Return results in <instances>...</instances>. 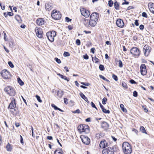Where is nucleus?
<instances>
[{"label":"nucleus","mask_w":154,"mask_h":154,"mask_svg":"<svg viewBox=\"0 0 154 154\" xmlns=\"http://www.w3.org/2000/svg\"><path fill=\"white\" fill-rule=\"evenodd\" d=\"M98 18V13L95 12H94L90 15V19L89 21L87 19H84L85 22L84 24L85 26H86L87 23H88V24L90 26L93 27H94L97 23Z\"/></svg>","instance_id":"obj_1"},{"label":"nucleus","mask_w":154,"mask_h":154,"mask_svg":"<svg viewBox=\"0 0 154 154\" xmlns=\"http://www.w3.org/2000/svg\"><path fill=\"white\" fill-rule=\"evenodd\" d=\"M122 148L124 154H131L132 152L131 146L127 142H124L123 143Z\"/></svg>","instance_id":"obj_2"},{"label":"nucleus","mask_w":154,"mask_h":154,"mask_svg":"<svg viewBox=\"0 0 154 154\" xmlns=\"http://www.w3.org/2000/svg\"><path fill=\"white\" fill-rule=\"evenodd\" d=\"M79 132L81 133L84 132L85 133H88L89 132V127L86 125H80L78 127Z\"/></svg>","instance_id":"obj_3"},{"label":"nucleus","mask_w":154,"mask_h":154,"mask_svg":"<svg viewBox=\"0 0 154 154\" xmlns=\"http://www.w3.org/2000/svg\"><path fill=\"white\" fill-rule=\"evenodd\" d=\"M4 91L10 96H14L16 94L14 89L11 86H8L5 87L4 89Z\"/></svg>","instance_id":"obj_4"},{"label":"nucleus","mask_w":154,"mask_h":154,"mask_svg":"<svg viewBox=\"0 0 154 154\" xmlns=\"http://www.w3.org/2000/svg\"><path fill=\"white\" fill-rule=\"evenodd\" d=\"M56 35V32L54 31H52L51 32H48L46 34L48 39L51 42L54 41V38Z\"/></svg>","instance_id":"obj_5"},{"label":"nucleus","mask_w":154,"mask_h":154,"mask_svg":"<svg viewBox=\"0 0 154 154\" xmlns=\"http://www.w3.org/2000/svg\"><path fill=\"white\" fill-rule=\"evenodd\" d=\"M51 16L53 19L56 20H59L61 17L60 12L56 10H53L51 14Z\"/></svg>","instance_id":"obj_6"},{"label":"nucleus","mask_w":154,"mask_h":154,"mask_svg":"<svg viewBox=\"0 0 154 154\" xmlns=\"http://www.w3.org/2000/svg\"><path fill=\"white\" fill-rule=\"evenodd\" d=\"M114 147H108L102 151L103 154H114Z\"/></svg>","instance_id":"obj_7"},{"label":"nucleus","mask_w":154,"mask_h":154,"mask_svg":"<svg viewBox=\"0 0 154 154\" xmlns=\"http://www.w3.org/2000/svg\"><path fill=\"white\" fill-rule=\"evenodd\" d=\"M131 54L134 56H138L140 54L139 50L136 47H133L130 50Z\"/></svg>","instance_id":"obj_8"},{"label":"nucleus","mask_w":154,"mask_h":154,"mask_svg":"<svg viewBox=\"0 0 154 154\" xmlns=\"http://www.w3.org/2000/svg\"><path fill=\"white\" fill-rule=\"evenodd\" d=\"M1 74L3 77L5 79H9L10 78V74L9 72L7 70L4 69L1 72Z\"/></svg>","instance_id":"obj_9"},{"label":"nucleus","mask_w":154,"mask_h":154,"mask_svg":"<svg viewBox=\"0 0 154 154\" xmlns=\"http://www.w3.org/2000/svg\"><path fill=\"white\" fill-rule=\"evenodd\" d=\"M80 138L83 143L86 145H88L90 142V139L87 136L83 135L81 136Z\"/></svg>","instance_id":"obj_10"},{"label":"nucleus","mask_w":154,"mask_h":154,"mask_svg":"<svg viewBox=\"0 0 154 154\" xmlns=\"http://www.w3.org/2000/svg\"><path fill=\"white\" fill-rule=\"evenodd\" d=\"M82 15L86 18H88L90 15V12L86 9L82 8L80 9Z\"/></svg>","instance_id":"obj_11"},{"label":"nucleus","mask_w":154,"mask_h":154,"mask_svg":"<svg viewBox=\"0 0 154 154\" xmlns=\"http://www.w3.org/2000/svg\"><path fill=\"white\" fill-rule=\"evenodd\" d=\"M151 48L147 45H145L143 47V51L145 56H147L151 51Z\"/></svg>","instance_id":"obj_12"},{"label":"nucleus","mask_w":154,"mask_h":154,"mask_svg":"<svg viewBox=\"0 0 154 154\" xmlns=\"http://www.w3.org/2000/svg\"><path fill=\"white\" fill-rule=\"evenodd\" d=\"M12 99H13V100H12L11 102L10 103L9 106L8 107V109H13L14 111H15L16 109H14L16 106L15 103V100L14 98H12Z\"/></svg>","instance_id":"obj_13"},{"label":"nucleus","mask_w":154,"mask_h":154,"mask_svg":"<svg viewBox=\"0 0 154 154\" xmlns=\"http://www.w3.org/2000/svg\"><path fill=\"white\" fill-rule=\"evenodd\" d=\"M140 69L141 74L143 75H146L147 73L146 65L144 64H142L140 66Z\"/></svg>","instance_id":"obj_14"},{"label":"nucleus","mask_w":154,"mask_h":154,"mask_svg":"<svg viewBox=\"0 0 154 154\" xmlns=\"http://www.w3.org/2000/svg\"><path fill=\"white\" fill-rule=\"evenodd\" d=\"M35 32L38 37L40 38H41L42 37V31L41 28L36 27L35 29Z\"/></svg>","instance_id":"obj_15"},{"label":"nucleus","mask_w":154,"mask_h":154,"mask_svg":"<svg viewBox=\"0 0 154 154\" xmlns=\"http://www.w3.org/2000/svg\"><path fill=\"white\" fill-rule=\"evenodd\" d=\"M116 23L117 26L120 28H122L124 26V24L122 20L119 19L116 21Z\"/></svg>","instance_id":"obj_16"},{"label":"nucleus","mask_w":154,"mask_h":154,"mask_svg":"<svg viewBox=\"0 0 154 154\" xmlns=\"http://www.w3.org/2000/svg\"><path fill=\"white\" fill-rule=\"evenodd\" d=\"M36 23L37 25L41 26L43 25L44 23V21L43 19H38L37 20Z\"/></svg>","instance_id":"obj_17"},{"label":"nucleus","mask_w":154,"mask_h":154,"mask_svg":"<svg viewBox=\"0 0 154 154\" xmlns=\"http://www.w3.org/2000/svg\"><path fill=\"white\" fill-rule=\"evenodd\" d=\"M45 8L46 10L49 11L53 7L51 3H48L45 4Z\"/></svg>","instance_id":"obj_18"},{"label":"nucleus","mask_w":154,"mask_h":154,"mask_svg":"<svg viewBox=\"0 0 154 154\" xmlns=\"http://www.w3.org/2000/svg\"><path fill=\"white\" fill-rule=\"evenodd\" d=\"M79 95L87 103H89V101L88 100V98L85 97V95L82 93H79Z\"/></svg>","instance_id":"obj_19"},{"label":"nucleus","mask_w":154,"mask_h":154,"mask_svg":"<svg viewBox=\"0 0 154 154\" xmlns=\"http://www.w3.org/2000/svg\"><path fill=\"white\" fill-rule=\"evenodd\" d=\"M6 148L8 151L11 152L13 149L12 146L8 143L6 146Z\"/></svg>","instance_id":"obj_20"},{"label":"nucleus","mask_w":154,"mask_h":154,"mask_svg":"<svg viewBox=\"0 0 154 154\" xmlns=\"http://www.w3.org/2000/svg\"><path fill=\"white\" fill-rule=\"evenodd\" d=\"M102 127L104 129H106L109 127V125L106 122H104L102 123Z\"/></svg>","instance_id":"obj_21"},{"label":"nucleus","mask_w":154,"mask_h":154,"mask_svg":"<svg viewBox=\"0 0 154 154\" xmlns=\"http://www.w3.org/2000/svg\"><path fill=\"white\" fill-rule=\"evenodd\" d=\"M105 140H103L99 144V146L101 148H105Z\"/></svg>","instance_id":"obj_22"},{"label":"nucleus","mask_w":154,"mask_h":154,"mask_svg":"<svg viewBox=\"0 0 154 154\" xmlns=\"http://www.w3.org/2000/svg\"><path fill=\"white\" fill-rule=\"evenodd\" d=\"M148 6L149 10H150L152 8H154V4L152 2L149 3L148 4Z\"/></svg>","instance_id":"obj_23"},{"label":"nucleus","mask_w":154,"mask_h":154,"mask_svg":"<svg viewBox=\"0 0 154 154\" xmlns=\"http://www.w3.org/2000/svg\"><path fill=\"white\" fill-rule=\"evenodd\" d=\"M63 94V92L62 91H58L57 92V95L59 98H60Z\"/></svg>","instance_id":"obj_24"},{"label":"nucleus","mask_w":154,"mask_h":154,"mask_svg":"<svg viewBox=\"0 0 154 154\" xmlns=\"http://www.w3.org/2000/svg\"><path fill=\"white\" fill-rule=\"evenodd\" d=\"M140 131H141L142 133L147 134L145 129L144 127L143 126H140Z\"/></svg>","instance_id":"obj_25"},{"label":"nucleus","mask_w":154,"mask_h":154,"mask_svg":"<svg viewBox=\"0 0 154 154\" xmlns=\"http://www.w3.org/2000/svg\"><path fill=\"white\" fill-rule=\"evenodd\" d=\"M51 106H52V107L54 108L55 110H58L61 112L63 111L62 110H61V109H60L56 106L54 104H52Z\"/></svg>","instance_id":"obj_26"},{"label":"nucleus","mask_w":154,"mask_h":154,"mask_svg":"<svg viewBox=\"0 0 154 154\" xmlns=\"http://www.w3.org/2000/svg\"><path fill=\"white\" fill-rule=\"evenodd\" d=\"M120 107L122 110L124 112H126L127 110L126 109L124 108V105L122 104H121L120 105Z\"/></svg>","instance_id":"obj_27"},{"label":"nucleus","mask_w":154,"mask_h":154,"mask_svg":"<svg viewBox=\"0 0 154 154\" xmlns=\"http://www.w3.org/2000/svg\"><path fill=\"white\" fill-rule=\"evenodd\" d=\"M9 47L11 48H12L14 46V43L12 41H10L9 42Z\"/></svg>","instance_id":"obj_28"},{"label":"nucleus","mask_w":154,"mask_h":154,"mask_svg":"<svg viewBox=\"0 0 154 154\" xmlns=\"http://www.w3.org/2000/svg\"><path fill=\"white\" fill-rule=\"evenodd\" d=\"M18 82L21 85H24V82L21 80L20 78L17 79Z\"/></svg>","instance_id":"obj_29"},{"label":"nucleus","mask_w":154,"mask_h":154,"mask_svg":"<svg viewBox=\"0 0 154 154\" xmlns=\"http://www.w3.org/2000/svg\"><path fill=\"white\" fill-rule=\"evenodd\" d=\"M114 6L116 9L118 10L119 9V5L117 2H116L114 4Z\"/></svg>","instance_id":"obj_30"},{"label":"nucleus","mask_w":154,"mask_h":154,"mask_svg":"<svg viewBox=\"0 0 154 154\" xmlns=\"http://www.w3.org/2000/svg\"><path fill=\"white\" fill-rule=\"evenodd\" d=\"M102 111L104 113H110L109 110H106L104 108L102 109Z\"/></svg>","instance_id":"obj_31"},{"label":"nucleus","mask_w":154,"mask_h":154,"mask_svg":"<svg viewBox=\"0 0 154 154\" xmlns=\"http://www.w3.org/2000/svg\"><path fill=\"white\" fill-rule=\"evenodd\" d=\"M54 154H63V152L61 150L60 151L57 150H56L54 152Z\"/></svg>","instance_id":"obj_32"},{"label":"nucleus","mask_w":154,"mask_h":154,"mask_svg":"<svg viewBox=\"0 0 154 154\" xmlns=\"http://www.w3.org/2000/svg\"><path fill=\"white\" fill-rule=\"evenodd\" d=\"M98 59L96 57H95L94 58L93 57H92V60L94 61V60L95 61V63H97L98 61Z\"/></svg>","instance_id":"obj_33"},{"label":"nucleus","mask_w":154,"mask_h":154,"mask_svg":"<svg viewBox=\"0 0 154 154\" xmlns=\"http://www.w3.org/2000/svg\"><path fill=\"white\" fill-rule=\"evenodd\" d=\"M99 68L100 70L103 71L104 69V67L103 65L100 64L99 66Z\"/></svg>","instance_id":"obj_34"},{"label":"nucleus","mask_w":154,"mask_h":154,"mask_svg":"<svg viewBox=\"0 0 154 154\" xmlns=\"http://www.w3.org/2000/svg\"><path fill=\"white\" fill-rule=\"evenodd\" d=\"M107 100V99L105 97L103 98L102 100V103L103 104H105L106 103V102Z\"/></svg>","instance_id":"obj_35"},{"label":"nucleus","mask_w":154,"mask_h":154,"mask_svg":"<svg viewBox=\"0 0 154 154\" xmlns=\"http://www.w3.org/2000/svg\"><path fill=\"white\" fill-rule=\"evenodd\" d=\"M122 87L124 88H126L128 87L127 85L124 82H122Z\"/></svg>","instance_id":"obj_36"},{"label":"nucleus","mask_w":154,"mask_h":154,"mask_svg":"<svg viewBox=\"0 0 154 154\" xmlns=\"http://www.w3.org/2000/svg\"><path fill=\"white\" fill-rule=\"evenodd\" d=\"M112 77L113 79L116 81H117L118 80L117 76L114 74H112Z\"/></svg>","instance_id":"obj_37"},{"label":"nucleus","mask_w":154,"mask_h":154,"mask_svg":"<svg viewBox=\"0 0 154 154\" xmlns=\"http://www.w3.org/2000/svg\"><path fill=\"white\" fill-rule=\"evenodd\" d=\"M118 62H119V66L120 67H121V68L123 66V65H122V61L120 60H119V61H118Z\"/></svg>","instance_id":"obj_38"},{"label":"nucleus","mask_w":154,"mask_h":154,"mask_svg":"<svg viewBox=\"0 0 154 154\" xmlns=\"http://www.w3.org/2000/svg\"><path fill=\"white\" fill-rule=\"evenodd\" d=\"M36 97L37 100L39 102L41 103L42 102V100L41 99L40 97L39 96L36 95Z\"/></svg>","instance_id":"obj_39"},{"label":"nucleus","mask_w":154,"mask_h":154,"mask_svg":"<svg viewBox=\"0 0 154 154\" xmlns=\"http://www.w3.org/2000/svg\"><path fill=\"white\" fill-rule=\"evenodd\" d=\"M63 55L65 57H68L70 55L69 53L67 52H64Z\"/></svg>","instance_id":"obj_40"},{"label":"nucleus","mask_w":154,"mask_h":154,"mask_svg":"<svg viewBox=\"0 0 154 154\" xmlns=\"http://www.w3.org/2000/svg\"><path fill=\"white\" fill-rule=\"evenodd\" d=\"M113 4V2L112 0H109V1L108 5H109V7H111L112 6Z\"/></svg>","instance_id":"obj_41"},{"label":"nucleus","mask_w":154,"mask_h":154,"mask_svg":"<svg viewBox=\"0 0 154 154\" xmlns=\"http://www.w3.org/2000/svg\"><path fill=\"white\" fill-rule=\"evenodd\" d=\"M55 60L56 62L59 64L60 63H61L60 60L59 59H58L57 58H55Z\"/></svg>","instance_id":"obj_42"},{"label":"nucleus","mask_w":154,"mask_h":154,"mask_svg":"<svg viewBox=\"0 0 154 154\" xmlns=\"http://www.w3.org/2000/svg\"><path fill=\"white\" fill-rule=\"evenodd\" d=\"M8 63L11 67L13 68L14 67L13 64L11 61H9Z\"/></svg>","instance_id":"obj_43"},{"label":"nucleus","mask_w":154,"mask_h":154,"mask_svg":"<svg viewBox=\"0 0 154 154\" xmlns=\"http://www.w3.org/2000/svg\"><path fill=\"white\" fill-rule=\"evenodd\" d=\"M91 105L92 107L95 108L97 110V108L96 107L95 104L92 102H91Z\"/></svg>","instance_id":"obj_44"},{"label":"nucleus","mask_w":154,"mask_h":154,"mask_svg":"<svg viewBox=\"0 0 154 154\" xmlns=\"http://www.w3.org/2000/svg\"><path fill=\"white\" fill-rule=\"evenodd\" d=\"M142 15L143 17H145L146 18L147 17V15L146 13L143 12L142 13Z\"/></svg>","instance_id":"obj_45"},{"label":"nucleus","mask_w":154,"mask_h":154,"mask_svg":"<svg viewBox=\"0 0 154 154\" xmlns=\"http://www.w3.org/2000/svg\"><path fill=\"white\" fill-rule=\"evenodd\" d=\"M76 43L77 45H80V41L78 39H77L76 41Z\"/></svg>","instance_id":"obj_46"},{"label":"nucleus","mask_w":154,"mask_h":154,"mask_svg":"<svg viewBox=\"0 0 154 154\" xmlns=\"http://www.w3.org/2000/svg\"><path fill=\"white\" fill-rule=\"evenodd\" d=\"M133 96L135 97H137V93L136 91H134L133 93Z\"/></svg>","instance_id":"obj_47"},{"label":"nucleus","mask_w":154,"mask_h":154,"mask_svg":"<svg viewBox=\"0 0 154 154\" xmlns=\"http://www.w3.org/2000/svg\"><path fill=\"white\" fill-rule=\"evenodd\" d=\"M81 84L83 85L86 86H88L89 85V83H88L82 82L81 83Z\"/></svg>","instance_id":"obj_48"},{"label":"nucleus","mask_w":154,"mask_h":154,"mask_svg":"<svg viewBox=\"0 0 154 154\" xmlns=\"http://www.w3.org/2000/svg\"><path fill=\"white\" fill-rule=\"evenodd\" d=\"M142 108L143 109H144V110L145 111V112H147L148 111V109H146V108L145 107H146V106H142Z\"/></svg>","instance_id":"obj_49"},{"label":"nucleus","mask_w":154,"mask_h":154,"mask_svg":"<svg viewBox=\"0 0 154 154\" xmlns=\"http://www.w3.org/2000/svg\"><path fill=\"white\" fill-rule=\"evenodd\" d=\"M73 113H80V111L79 110V109H77V110H76L75 111L73 112Z\"/></svg>","instance_id":"obj_50"},{"label":"nucleus","mask_w":154,"mask_h":154,"mask_svg":"<svg viewBox=\"0 0 154 154\" xmlns=\"http://www.w3.org/2000/svg\"><path fill=\"white\" fill-rule=\"evenodd\" d=\"M64 102L66 104H67L68 103V99L66 98H64Z\"/></svg>","instance_id":"obj_51"},{"label":"nucleus","mask_w":154,"mask_h":154,"mask_svg":"<svg viewBox=\"0 0 154 154\" xmlns=\"http://www.w3.org/2000/svg\"><path fill=\"white\" fill-rule=\"evenodd\" d=\"M66 21L67 22H69L71 21V19L69 18L68 17H66L65 18Z\"/></svg>","instance_id":"obj_52"},{"label":"nucleus","mask_w":154,"mask_h":154,"mask_svg":"<svg viewBox=\"0 0 154 154\" xmlns=\"http://www.w3.org/2000/svg\"><path fill=\"white\" fill-rule=\"evenodd\" d=\"M134 24L136 25V26H138L139 25V23H138V20H135V23H134Z\"/></svg>","instance_id":"obj_53"},{"label":"nucleus","mask_w":154,"mask_h":154,"mask_svg":"<svg viewBox=\"0 0 154 154\" xmlns=\"http://www.w3.org/2000/svg\"><path fill=\"white\" fill-rule=\"evenodd\" d=\"M130 83L132 84H136V82H135L134 80L133 79H131L130 81Z\"/></svg>","instance_id":"obj_54"},{"label":"nucleus","mask_w":154,"mask_h":154,"mask_svg":"<svg viewBox=\"0 0 154 154\" xmlns=\"http://www.w3.org/2000/svg\"><path fill=\"white\" fill-rule=\"evenodd\" d=\"M139 28L141 30H143L144 28V26L143 25H140V26Z\"/></svg>","instance_id":"obj_55"},{"label":"nucleus","mask_w":154,"mask_h":154,"mask_svg":"<svg viewBox=\"0 0 154 154\" xmlns=\"http://www.w3.org/2000/svg\"><path fill=\"white\" fill-rule=\"evenodd\" d=\"M83 58L85 59H88L89 58L88 56L86 54L83 56Z\"/></svg>","instance_id":"obj_56"},{"label":"nucleus","mask_w":154,"mask_h":154,"mask_svg":"<svg viewBox=\"0 0 154 154\" xmlns=\"http://www.w3.org/2000/svg\"><path fill=\"white\" fill-rule=\"evenodd\" d=\"M57 75L60 76L62 79H63V78H64V76L61 74H60L57 73Z\"/></svg>","instance_id":"obj_57"},{"label":"nucleus","mask_w":154,"mask_h":154,"mask_svg":"<svg viewBox=\"0 0 154 154\" xmlns=\"http://www.w3.org/2000/svg\"><path fill=\"white\" fill-rule=\"evenodd\" d=\"M95 50V49L94 48H92L91 49V52L93 54L94 53V51Z\"/></svg>","instance_id":"obj_58"},{"label":"nucleus","mask_w":154,"mask_h":154,"mask_svg":"<svg viewBox=\"0 0 154 154\" xmlns=\"http://www.w3.org/2000/svg\"><path fill=\"white\" fill-rule=\"evenodd\" d=\"M99 76H100V77L101 78V79H103V80H105L106 79V78L104 77L102 75H99Z\"/></svg>","instance_id":"obj_59"},{"label":"nucleus","mask_w":154,"mask_h":154,"mask_svg":"<svg viewBox=\"0 0 154 154\" xmlns=\"http://www.w3.org/2000/svg\"><path fill=\"white\" fill-rule=\"evenodd\" d=\"M129 4V2H127L125 0H124V2H123L122 3L123 5L126 4L128 5Z\"/></svg>","instance_id":"obj_60"},{"label":"nucleus","mask_w":154,"mask_h":154,"mask_svg":"<svg viewBox=\"0 0 154 154\" xmlns=\"http://www.w3.org/2000/svg\"><path fill=\"white\" fill-rule=\"evenodd\" d=\"M63 79L66 80L67 82H69V79L67 78L66 76H64V78H63Z\"/></svg>","instance_id":"obj_61"},{"label":"nucleus","mask_w":154,"mask_h":154,"mask_svg":"<svg viewBox=\"0 0 154 154\" xmlns=\"http://www.w3.org/2000/svg\"><path fill=\"white\" fill-rule=\"evenodd\" d=\"M104 143H105V148L108 146V143L106 142V141L105 140Z\"/></svg>","instance_id":"obj_62"},{"label":"nucleus","mask_w":154,"mask_h":154,"mask_svg":"<svg viewBox=\"0 0 154 154\" xmlns=\"http://www.w3.org/2000/svg\"><path fill=\"white\" fill-rule=\"evenodd\" d=\"M47 138L49 140H51L52 139V137L51 136H48L47 137Z\"/></svg>","instance_id":"obj_63"},{"label":"nucleus","mask_w":154,"mask_h":154,"mask_svg":"<svg viewBox=\"0 0 154 154\" xmlns=\"http://www.w3.org/2000/svg\"><path fill=\"white\" fill-rule=\"evenodd\" d=\"M84 32H85L86 34H88L91 33V32L90 31H84Z\"/></svg>","instance_id":"obj_64"}]
</instances>
